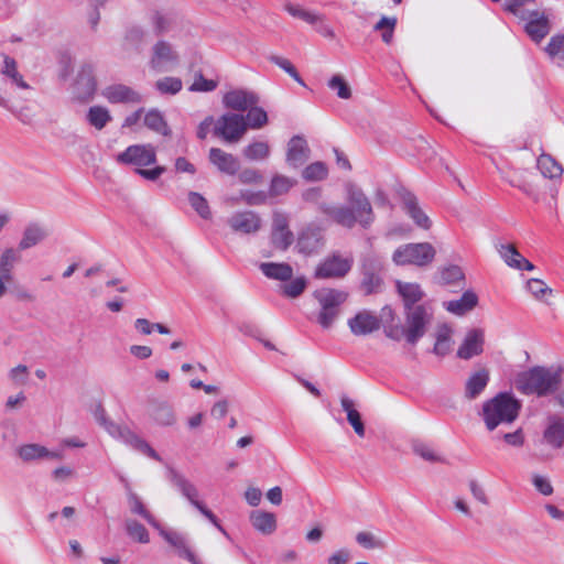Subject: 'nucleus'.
I'll return each mask as SVG.
<instances>
[{"mask_svg": "<svg viewBox=\"0 0 564 564\" xmlns=\"http://www.w3.org/2000/svg\"><path fill=\"white\" fill-rule=\"evenodd\" d=\"M126 530L131 539L140 543H149L150 538L147 529L144 528V525L137 522L135 520H127Z\"/></svg>", "mask_w": 564, "mask_h": 564, "instance_id": "nucleus-55", "label": "nucleus"}, {"mask_svg": "<svg viewBox=\"0 0 564 564\" xmlns=\"http://www.w3.org/2000/svg\"><path fill=\"white\" fill-rule=\"evenodd\" d=\"M247 128L251 129H260L268 122V115L267 112L259 107L252 106L248 109V113L245 118Z\"/></svg>", "mask_w": 564, "mask_h": 564, "instance_id": "nucleus-50", "label": "nucleus"}, {"mask_svg": "<svg viewBox=\"0 0 564 564\" xmlns=\"http://www.w3.org/2000/svg\"><path fill=\"white\" fill-rule=\"evenodd\" d=\"M543 436L552 447L561 448L564 445V421L557 416L551 417Z\"/></svg>", "mask_w": 564, "mask_h": 564, "instance_id": "nucleus-34", "label": "nucleus"}, {"mask_svg": "<svg viewBox=\"0 0 564 564\" xmlns=\"http://www.w3.org/2000/svg\"><path fill=\"white\" fill-rule=\"evenodd\" d=\"M229 227L240 234H254L261 227V219L252 210H245L234 214L230 218H228Z\"/></svg>", "mask_w": 564, "mask_h": 564, "instance_id": "nucleus-19", "label": "nucleus"}, {"mask_svg": "<svg viewBox=\"0 0 564 564\" xmlns=\"http://www.w3.org/2000/svg\"><path fill=\"white\" fill-rule=\"evenodd\" d=\"M404 208L408 215L415 221L419 227L423 229L430 228L431 221L424 212H422L417 206V200L413 195L409 194L404 197Z\"/></svg>", "mask_w": 564, "mask_h": 564, "instance_id": "nucleus-39", "label": "nucleus"}, {"mask_svg": "<svg viewBox=\"0 0 564 564\" xmlns=\"http://www.w3.org/2000/svg\"><path fill=\"white\" fill-rule=\"evenodd\" d=\"M188 202L196 213L204 219L210 218V209L207 200L196 192H189Z\"/></svg>", "mask_w": 564, "mask_h": 564, "instance_id": "nucleus-56", "label": "nucleus"}, {"mask_svg": "<svg viewBox=\"0 0 564 564\" xmlns=\"http://www.w3.org/2000/svg\"><path fill=\"white\" fill-rule=\"evenodd\" d=\"M172 484L180 490V492L194 506L209 522L215 525L224 535H227V531L220 524L217 517L206 508V506L199 501V491L197 487L186 479L183 475L175 471L172 473Z\"/></svg>", "mask_w": 564, "mask_h": 564, "instance_id": "nucleus-8", "label": "nucleus"}, {"mask_svg": "<svg viewBox=\"0 0 564 564\" xmlns=\"http://www.w3.org/2000/svg\"><path fill=\"white\" fill-rule=\"evenodd\" d=\"M271 240L273 246L281 250H286L292 245L293 234L289 229V219L284 214H274Z\"/></svg>", "mask_w": 564, "mask_h": 564, "instance_id": "nucleus-17", "label": "nucleus"}, {"mask_svg": "<svg viewBox=\"0 0 564 564\" xmlns=\"http://www.w3.org/2000/svg\"><path fill=\"white\" fill-rule=\"evenodd\" d=\"M284 8L289 14L296 19H301L308 24H316L318 21H322L321 14L308 11L300 4L286 3Z\"/></svg>", "mask_w": 564, "mask_h": 564, "instance_id": "nucleus-46", "label": "nucleus"}, {"mask_svg": "<svg viewBox=\"0 0 564 564\" xmlns=\"http://www.w3.org/2000/svg\"><path fill=\"white\" fill-rule=\"evenodd\" d=\"M47 237L46 229L39 223H30L25 226L19 241V250L31 249L41 243Z\"/></svg>", "mask_w": 564, "mask_h": 564, "instance_id": "nucleus-28", "label": "nucleus"}, {"mask_svg": "<svg viewBox=\"0 0 564 564\" xmlns=\"http://www.w3.org/2000/svg\"><path fill=\"white\" fill-rule=\"evenodd\" d=\"M397 25L395 17H382L375 25L376 31H381L382 41L390 44L393 39L394 29Z\"/></svg>", "mask_w": 564, "mask_h": 564, "instance_id": "nucleus-51", "label": "nucleus"}, {"mask_svg": "<svg viewBox=\"0 0 564 564\" xmlns=\"http://www.w3.org/2000/svg\"><path fill=\"white\" fill-rule=\"evenodd\" d=\"M521 409V403L511 393L502 392L485 402L482 416L489 431L498 425L513 422Z\"/></svg>", "mask_w": 564, "mask_h": 564, "instance_id": "nucleus-4", "label": "nucleus"}, {"mask_svg": "<svg viewBox=\"0 0 564 564\" xmlns=\"http://www.w3.org/2000/svg\"><path fill=\"white\" fill-rule=\"evenodd\" d=\"M310 149L306 140L301 135H294L288 143L286 162L293 167H299L308 159Z\"/></svg>", "mask_w": 564, "mask_h": 564, "instance_id": "nucleus-25", "label": "nucleus"}, {"mask_svg": "<svg viewBox=\"0 0 564 564\" xmlns=\"http://www.w3.org/2000/svg\"><path fill=\"white\" fill-rule=\"evenodd\" d=\"M18 455L26 463L40 459L62 460L64 458L62 449L51 451L45 446L35 443L21 445L18 448Z\"/></svg>", "mask_w": 564, "mask_h": 564, "instance_id": "nucleus-16", "label": "nucleus"}, {"mask_svg": "<svg viewBox=\"0 0 564 564\" xmlns=\"http://www.w3.org/2000/svg\"><path fill=\"white\" fill-rule=\"evenodd\" d=\"M562 383V369L555 367H533L517 375L514 386L524 394L544 397L553 393Z\"/></svg>", "mask_w": 564, "mask_h": 564, "instance_id": "nucleus-2", "label": "nucleus"}, {"mask_svg": "<svg viewBox=\"0 0 564 564\" xmlns=\"http://www.w3.org/2000/svg\"><path fill=\"white\" fill-rule=\"evenodd\" d=\"M117 162L134 165L137 169L150 166L156 162V150L152 144H133L117 155Z\"/></svg>", "mask_w": 564, "mask_h": 564, "instance_id": "nucleus-10", "label": "nucleus"}, {"mask_svg": "<svg viewBox=\"0 0 564 564\" xmlns=\"http://www.w3.org/2000/svg\"><path fill=\"white\" fill-rule=\"evenodd\" d=\"M490 380V372L486 368L473 371L465 382L464 395L468 400L478 398Z\"/></svg>", "mask_w": 564, "mask_h": 564, "instance_id": "nucleus-24", "label": "nucleus"}, {"mask_svg": "<svg viewBox=\"0 0 564 564\" xmlns=\"http://www.w3.org/2000/svg\"><path fill=\"white\" fill-rule=\"evenodd\" d=\"M270 61L275 64L276 66H279L280 68H282L284 72H286L294 80H296L300 85L304 86V82L303 79L301 78V76L299 75L297 70L295 69V67L293 66V64L284 58V57H281V56H271L270 57Z\"/></svg>", "mask_w": 564, "mask_h": 564, "instance_id": "nucleus-61", "label": "nucleus"}, {"mask_svg": "<svg viewBox=\"0 0 564 564\" xmlns=\"http://www.w3.org/2000/svg\"><path fill=\"white\" fill-rule=\"evenodd\" d=\"M356 541L362 547L368 549V550L384 547V542L382 540H380L375 534L367 532V531L357 533Z\"/></svg>", "mask_w": 564, "mask_h": 564, "instance_id": "nucleus-60", "label": "nucleus"}, {"mask_svg": "<svg viewBox=\"0 0 564 564\" xmlns=\"http://www.w3.org/2000/svg\"><path fill=\"white\" fill-rule=\"evenodd\" d=\"M478 297L473 291H466L460 299L444 302V307L452 314L462 316L474 310Z\"/></svg>", "mask_w": 564, "mask_h": 564, "instance_id": "nucleus-32", "label": "nucleus"}, {"mask_svg": "<svg viewBox=\"0 0 564 564\" xmlns=\"http://www.w3.org/2000/svg\"><path fill=\"white\" fill-rule=\"evenodd\" d=\"M314 299L319 305L317 323L328 329L339 315L340 306L346 302L348 294L345 291L322 288L313 293Z\"/></svg>", "mask_w": 564, "mask_h": 564, "instance_id": "nucleus-5", "label": "nucleus"}, {"mask_svg": "<svg viewBox=\"0 0 564 564\" xmlns=\"http://www.w3.org/2000/svg\"><path fill=\"white\" fill-rule=\"evenodd\" d=\"M350 332L356 336H365L373 333L380 327L378 316L369 311H360L348 319Z\"/></svg>", "mask_w": 564, "mask_h": 564, "instance_id": "nucleus-21", "label": "nucleus"}, {"mask_svg": "<svg viewBox=\"0 0 564 564\" xmlns=\"http://www.w3.org/2000/svg\"><path fill=\"white\" fill-rule=\"evenodd\" d=\"M0 73L3 77V82L10 83L12 87L30 89V85L24 80L22 74L19 72L18 64L14 58L4 55Z\"/></svg>", "mask_w": 564, "mask_h": 564, "instance_id": "nucleus-30", "label": "nucleus"}, {"mask_svg": "<svg viewBox=\"0 0 564 564\" xmlns=\"http://www.w3.org/2000/svg\"><path fill=\"white\" fill-rule=\"evenodd\" d=\"M8 378L15 386H24L29 379V368L25 365H18L9 370Z\"/></svg>", "mask_w": 564, "mask_h": 564, "instance_id": "nucleus-63", "label": "nucleus"}, {"mask_svg": "<svg viewBox=\"0 0 564 564\" xmlns=\"http://www.w3.org/2000/svg\"><path fill=\"white\" fill-rule=\"evenodd\" d=\"M20 260L21 254L19 249L7 248L0 257V273L6 278L13 279L12 271Z\"/></svg>", "mask_w": 564, "mask_h": 564, "instance_id": "nucleus-44", "label": "nucleus"}, {"mask_svg": "<svg viewBox=\"0 0 564 564\" xmlns=\"http://www.w3.org/2000/svg\"><path fill=\"white\" fill-rule=\"evenodd\" d=\"M252 527L262 534L270 535L276 530V519L271 512L253 510L250 513Z\"/></svg>", "mask_w": 564, "mask_h": 564, "instance_id": "nucleus-33", "label": "nucleus"}, {"mask_svg": "<svg viewBox=\"0 0 564 564\" xmlns=\"http://www.w3.org/2000/svg\"><path fill=\"white\" fill-rule=\"evenodd\" d=\"M527 289L536 300H542L546 293H551V289L539 279L529 280L527 282Z\"/></svg>", "mask_w": 564, "mask_h": 564, "instance_id": "nucleus-64", "label": "nucleus"}, {"mask_svg": "<svg viewBox=\"0 0 564 564\" xmlns=\"http://www.w3.org/2000/svg\"><path fill=\"white\" fill-rule=\"evenodd\" d=\"M156 530L159 531V534L171 546H173L176 550L177 555L180 557L187 560L192 564H203L197 558L195 553L193 552V550L189 545L188 539L185 534L180 533L177 531H173V530H166V529L162 528L161 525H159V528Z\"/></svg>", "mask_w": 564, "mask_h": 564, "instance_id": "nucleus-13", "label": "nucleus"}, {"mask_svg": "<svg viewBox=\"0 0 564 564\" xmlns=\"http://www.w3.org/2000/svg\"><path fill=\"white\" fill-rule=\"evenodd\" d=\"M484 329L471 328L466 333L457 350V357L464 360H468L471 359L473 357L479 356L484 351Z\"/></svg>", "mask_w": 564, "mask_h": 564, "instance_id": "nucleus-15", "label": "nucleus"}, {"mask_svg": "<svg viewBox=\"0 0 564 564\" xmlns=\"http://www.w3.org/2000/svg\"><path fill=\"white\" fill-rule=\"evenodd\" d=\"M286 282L288 283L281 286V293L286 297L295 299L300 296L306 288V280L303 276L291 278V280Z\"/></svg>", "mask_w": 564, "mask_h": 564, "instance_id": "nucleus-53", "label": "nucleus"}, {"mask_svg": "<svg viewBox=\"0 0 564 564\" xmlns=\"http://www.w3.org/2000/svg\"><path fill=\"white\" fill-rule=\"evenodd\" d=\"M148 31L141 25L127 28L122 39V53L126 57L141 54L147 44Z\"/></svg>", "mask_w": 564, "mask_h": 564, "instance_id": "nucleus-14", "label": "nucleus"}, {"mask_svg": "<svg viewBox=\"0 0 564 564\" xmlns=\"http://www.w3.org/2000/svg\"><path fill=\"white\" fill-rule=\"evenodd\" d=\"M352 259L333 254L325 259L315 270L318 279H338L345 276L351 269Z\"/></svg>", "mask_w": 564, "mask_h": 564, "instance_id": "nucleus-12", "label": "nucleus"}, {"mask_svg": "<svg viewBox=\"0 0 564 564\" xmlns=\"http://www.w3.org/2000/svg\"><path fill=\"white\" fill-rule=\"evenodd\" d=\"M340 404L343 410L347 414V421L352 426L355 433L362 437L365 435V425L361 420L360 413L356 409L355 401L348 398L347 395H343L340 398Z\"/></svg>", "mask_w": 564, "mask_h": 564, "instance_id": "nucleus-37", "label": "nucleus"}, {"mask_svg": "<svg viewBox=\"0 0 564 564\" xmlns=\"http://www.w3.org/2000/svg\"><path fill=\"white\" fill-rule=\"evenodd\" d=\"M259 268L268 279L286 282L293 276L292 267L284 262H262Z\"/></svg>", "mask_w": 564, "mask_h": 564, "instance_id": "nucleus-35", "label": "nucleus"}, {"mask_svg": "<svg viewBox=\"0 0 564 564\" xmlns=\"http://www.w3.org/2000/svg\"><path fill=\"white\" fill-rule=\"evenodd\" d=\"M328 87L341 99L351 97V89L341 75H334L328 82Z\"/></svg>", "mask_w": 564, "mask_h": 564, "instance_id": "nucleus-59", "label": "nucleus"}, {"mask_svg": "<svg viewBox=\"0 0 564 564\" xmlns=\"http://www.w3.org/2000/svg\"><path fill=\"white\" fill-rule=\"evenodd\" d=\"M525 32L535 42H540L550 32V19L545 12L532 11L524 18Z\"/></svg>", "mask_w": 564, "mask_h": 564, "instance_id": "nucleus-18", "label": "nucleus"}, {"mask_svg": "<svg viewBox=\"0 0 564 564\" xmlns=\"http://www.w3.org/2000/svg\"><path fill=\"white\" fill-rule=\"evenodd\" d=\"M328 170L323 162H314L305 167L303 177L307 181H322L327 176Z\"/></svg>", "mask_w": 564, "mask_h": 564, "instance_id": "nucleus-58", "label": "nucleus"}, {"mask_svg": "<svg viewBox=\"0 0 564 564\" xmlns=\"http://www.w3.org/2000/svg\"><path fill=\"white\" fill-rule=\"evenodd\" d=\"M381 263L375 258H368L362 263V282L361 286L367 294L378 292L382 280L379 275Z\"/></svg>", "mask_w": 564, "mask_h": 564, "instance_id": "nucleus-23", "label": "nucleus"}, {"mask_svg": "<svg viewBox=\"0 0 564 564\" xmlns=\"http://www.w3.org/2000/svg\"><path fill=\"white\" fill-rule=\"evenodd\" d=\"M349 206L321 205V210L338 225L352 228L357 223L368 227L373 221V213L369 199L364 192L349 185L347 188Z\"/></svg>", "mask_w": 564, "mask_h": 564, "instance_id": "nucleus-1", "label": "nucleus"}, {"mask_svg": "<svg viewBox=\"0 0 564 564\" xmlns=\"http://www.w3.org/2000/svg\"><path fill=\"white\" fill-rule=\"evenodd\" d=\"M433 319V310L423 304L408 308L405 314V326H387L386 335L393 340H405L415 345L426 333L427 326Z\"/></svg>", "mask_w": 564, "mask_h": 564, "instance_id": "nucleus-3", "label": "nucleus"}, {"mask_svg": "<svg viewBox=\"0 0 564 564\" xmlns=\"http://www.w3.org/2000/svg\"><path fill=\"white\" fill-rule=\"evenodd\" d=\"M147 21L156 35L172 32L176 25V18L171 12L161 9H152L147 14Z\"/></svg>", "mask_w": 564, "mask_h": 564, "instance_id": "nucleus-22", "label": "nucleus"}, {"mask_svg": "<svg viewBox=\"0 0 564 564\" xmlns=\"http://www.w3.org/2000/svg\"><path fill=\"white\" fill-rule=\"evenodd\" d=\"M104 429L115 440H118L129 445L130 447L141 452L142 454L155 460H161L160 455L149 445V443H147L143 438H141L135 433L130 431L128 427L118 425L117 423L109 421L104 426Z\"/></svg>", "mask_w": 564, "mask_h": 564, "instance_id": "nucleus-9", "label": "nucleus"}, {"mask_svg": "<svg viewBox=\"0 0 564 564\" xmlns=\"http://www.w3.org/2000/svg\"><path fill=\"white\" fill-rule=\"evenodd\" d=\"M111 119L109 110L102 106H93L87 112V121L97 130L104 129Z\"/></svg>", "mask_w": 564, "mask_h": 564, "instance_id": "nucleus-43", "label": "nucleus"}, {"mask_svg": "<svg viewBox=\"0 0 564 564\" xmlns=\"http://www.w3.org/2000/svg\"><path fill=\"white\" fill-rule=\"evenodd\" d=\"M295 182L283 175H275L270 185V194L272 196H279L288 193Z\"/></svg>", "mask_w": 564, "mask_h": 564, "instance_id": "nucleus-57", "label": "nucleus"}, {"mask_svg": "<svg viewBox=\"0 0 564 564\" xmlns=\"http://www.w3.org/2000/svg\"><path fill=\"white\" fill-rule=\"evenodd\" d=\"M549 57L558 66L564 65V35L552 36L545 47Z\"/></svg>", "mask_w": 564, "mask_h": 564, "instance_id": "nucleus-45", "label": "nucleus"}, {"mask_svg": "<svg viewBox=\"0 0 564 564\" xmlns=\"http://www.w3.org/2000/svg\"><path fill=\"white\" fill-rule=\"evenodd\" d=\"M182 80L177 77H163L155 83V88L163 95H175L182 89Z\"/></svg>", "mask_w": 564, "mask_h": 564, "instance_id": "nucleus-54", "label": "nucleus"}, {"mask_svg": "<svg viewBox=\"0 0 564 564\" xmlns=\"http://www.w3.org/2000/svg\"><path fill=\"white\" fill-rule=\"evenodd\" d=\"M177 50L166 40H158L151 47L149 67L156 73L171 72L180 65Z\"/></svg>", "mask_w": 564, "mask_h": 564, "instance_id": "nucleus-7", "label": "nucleus"}, {"mask_svg": "<svg viewBox=\"0 0 564 564\" xmlns=\"http://www.w3.org/2000/svg\"><path fill=\"white\" fill-rule=\"evenodd\" d=\"M152 419L162 426H170L176 422V415L167 402H156L151 409Z\"/></svg>", "mask_w": 564, "mask_h": 564, "instance_id": "nucleus-38", "label": "nucleus"}, {"mask_svg": "<svg viewBox=\"0 0 564 564\" xmlns=\"http://www.w3.org/2000/svg\"><path fill=\"white\" fill-rule=\"evenodd\" d=\"M128 503L132 513L142 517L154 529H158L160 523L154 519V517L147 510L143 505L141 498L132 492H128Z\"/></svg>", "mask_w": 564, "mask_h": 564, "instance_id": "nucleus-41", "label": "nucleus"}, {"mask_svg": "<svg viewBox=\"0 0 564 564\" xmlns=\"http://www.w3.org/2000/svg\"><path fill=\"white\" fill-rule=\"evenodd\" d=\"M498 252L506 264L510 268L527 271H532L534 269V265L522 257L513 245H501Z\"/></svg>", "mask_w": 564, "mask_h": 564, "instance_id": "nucleus-29", "label": "nucleus"}, {"mask_svg": "<svg viewBox=\"0 0 564 564\" xmlns=\"http://www.w3.org/2000/svg\"><path fill=\"white\" fill-rule=\"evenodd\" d=\"M536 166L544 177L556 178L563 173L561 164H558L551 155L541 154L538 159Z\"/></svg>", "mask_w": 564, "mask_h": 564, "instance_id": "nucleus-42", "label": "nucleus"}, {"mask_svg": "<svg viewBox=\"0 0 564 564\" xmlns=\"http://www.w3.org/2000/svg\"><path fill=\"white\" fill-rule=\"evenodd\" d=\"M143 121L147 128L163 137L171 134V129L167 126L163 115L156 109L149 110L145 113Z\"/></svg>", "mask_w": 564, "mask_h": 564, "instance_id": "nucleus-40", "label": "nucleus"}, {"mask_svg": "<svg viewBox=\"0 0 564 564\" xmlns=\"http://www.w3.org/2000/svg\"><path fill=\"white\" fill-rule=\"evenodd\" d=\"M435 249L429 242L406 243L400 246L392 256L397 265L425 267L435 258Z\"/></svg>", "mask_w": 564, "mask_h": 564, "instance_id": "nucleus-6", "label": "nucleus"}, {"mask_svg": "<svg viewBox=\"0 0 564 564\" xmlns=\"http://www.w3.org/2000/svg\"><path fill=\"white\" fill-rule=\"evenodd\" d=\"M397 289L406 310L413 308L412 305L420 302L424 296V292L417 283L398 281Z\"/></svg>", "mask_w": 564, "mask_h": 564, "instance_id": "nucleus-36", "label": "nucleus"}, {"mask_svg": "<svg viewBox=\"0 0 564 564\" xmlns=\"http://www.w3.org/2000/svg\"><path fill=\"white\" fill-rule=\"evenodd\" d=\"M440 280L445 285H459L464 281V273L458 265H448L440 272Z\"/></svg>", "mask_w": 564, "mask_h": 564, "instance_id": "nucleus-49", "label": "nucleus"}, {"mask_svg": "<svg viewBox=\"0 0 564 564\" xmlns=\"http://www.w3.org/2000/svg\"><path fill=\"white\" fill-rule=\"evenodd\" d=\"M321 246V234L318 229L307 227L301 231L296 242V249L300 253L311 254Z\"/></svg>", "mask_w": 564, "mask_h": 564, "instance_id": "nucleus-31", "label": "nucleus"}, {"mask_svg": "<svg viewBox=\"0 0 564 564\" xmlns=\"http://www.w3.org/2000/svg\"><path fill=\"white\" fill-rule=\"evenodd\" d=\"M270 154V147L264 141H256L243 149V155L250 161L264 160Z\"/></svg>", "mask_w": 564, "mask_h": 564, "instance_id": "nucleus-47", "label": "nucleus"}, {"mask_svg": "<svg viewBox=\"0 0 564 564\" xmlns=\"http://www.w3.org/2000/svg\"><path fill=\"white\" fill-rule=\"evenodd\" d=\"M96 89V83L90 73L87 76H80L76 82V94L79 99H89Z\"/></svg>", "mask_w": 564, "mask_h": 564, "instance_id": "nucleus-52", "label": "nucleus"}, {"mask_svg": "<svg viewBox=\"0 0 564 564\" xmlns=\"http://www.w3.org/2000/svg\"><path fill=\"white\" fill-rule=\"evenodd\" d=\"M451 335L452 329L443 325L437 332L436 343L434 345V352L440 356H445L451 350Z\"/></svg>", "mask_w": 564, "mask_h": 564, "instance_id": "nucleus-48", "label": "nucleus"}, {"mask_svg": "<svg viewBox=\"0 0 564 564\" xmlns=\"http://www.w3.org/2000/svg\"><path fill=\"white\" fill-rule=\"evenodd\" d=\"M209 161L223 173L234 175L239 170L238 160L230 153L219 148H212L209 151Z\"/></svg>", "mask_w": 564, "mask_h": 564, "instance_id": "nucleus-26", "label": "nucleus"}, {"mask_svg": "<svg viewBox=\"0 0 564 564\" xmlns=\"http://www.w3.org/2000/svg\"><path fill=\"white\" fill-rule=\"evenodd\" d=\"M247 131L245 117L237 113H226L215 123V134L227 142H237Z\"/></svg>", "mask_w": 564, "mask_h": 564, "instance_id": "nucleus-11", "label": "nucleus"}, {"mask_svg": "<svg viewBox=\"0 0 564 564\" xmlns=\"http://www.w3.org/2000/svg\"><path fill=\"white\" fill-rule=\"evenodd\" d=\"M257 102V96L245 90H232L224 96L225 106L234 110L246 111Z\"/></svg>", "mask_w": 564, "mask_h": 564, "instance_id": "nucleus-27", "label": "nucleus"}, {"mask_svg": "<svg viewBox=\"0 0 564 564\" xmlns=\"http://www.w3.org/2000/svg\"><path fill=\"white\" fill-rule=\"evenodd\" d=\"M101 96L110 104H138L141 101L140 94L123 84H112L105 87Z\"/></svg>", "mask_w": 564, "mask_h": 564, "instance_id": "nucleus-20", "label": "nucleus"}, {"mask_svg": "<svg viewBox=\"0 0 564 564\" xmlns=\"http://www.w3.org/2000/svg\"><path fill=\"white\" fill-rule=\"evenodd\" d=\"M414 453L422 459L431 463L441 462V456L427 444L415 443L413 445Z\"/></svg>", "mask_w": 564, "mask_h": 564, "instance_id": "nucleus-62", "label": "nucleus"}]
</instances>
